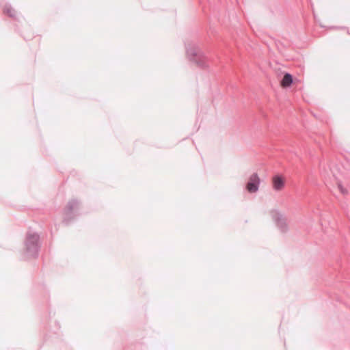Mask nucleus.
<instances>
[{"label": "nucleus", "instance_id": "3", "mask_svg": "<svg viewBox=\"0 0 350 350\" xmlns=\"http://www.w3.org/2000/svg\"><path fill=\"white\" fill-rule=\"evenodd\" d=\"M271 215L273 220L275 221L278 228L281 232H286L287 230L286 219L284 215L278 211H272Z\"/></svg>", "mask_w": 350, "mask_h": 350}, {"label": "nucleus", "instance_id": "2", "mask_svg": "<svg viewBox=\"0 0 350 350\" xmlns=\"http://www.w3.org/2000/svg\"><path fill=\"white\" fill-rule=\"evenodd\" d=\"M39 236L37 234H29L25 241V247L30 256H35L38 249Z\"/></svg>", "mask_w": 350, "mask_h": 350}, {"label": "nucleus", "instance_id": "4", "mask_svg": "<svg viewBox=\"0 0 350 350\" xmlns=\"http://www.w3.org/2000/svg\"><path fill=\"white\" fill-rule=\"evenodd\" d=\"M260 179L256 173L252 174L246 185V189L251 193H256L259 189Z\"/></svg>", "mask_w": 350, "mask_h": 350}, {"label": "nucleus", "instance_id": "8", "mask_svg": "<svg viewBox=\"0 0 350 350\" xmlns=\"http://www.w3.org/2000/svg\"><path fill=\"white\" fill-rule=\"evenodd\" d=\"M4 12L6 13L10 16H14V10L10 6L6 5L4 8Z\"/></svg>", "mask_w": 350, "mask_h": 350}, {"label": "nucleus", "instance_id": "5", "mask_svg": "<svg viewBox=\"0 0 350 350\" xmlns=\"http://www.w3.org/2000/svg\"><path fill=\"white\" fill-rule=\"evenodd\" d=\"M285 181L281 176L275 175L272 178V185L273 190L276 191H281L284 187Z\"/></svg>", "mask_w": 350, "mask_h": 350}, {"label": "nucleus", "instance_id": "6", "mask_svg": "<svg viewBox=\"0 0 350 350\" xmlns=\"http://www.w3.org/2000/svg\"><path fill=\"white\" fill-rule=\"evenodd\" d=\"M78 202L75 200H72L71 201H70L68 204H67V206L66 208V215H70L74 210H75L77 207H78Z\"/></svg>", "mask_w": 350, "mask_h": 350}, {"label": "nucleus", "instance_id": "7", "mask_svg": "<svg viewBox=\"0 0 350 350\" xmlns=\"http://www.w3.org/2000/svg\"><path fill=\"white\" fill-rule=\"evenodd\" d=\"M292 82H293L292 76L290 74L286 73L284 75V76L281 81V85L282 87L286 88V87L290 86V85L292 83Z\"/></svg>", "mask_w": 350, "mask_h": 350}, {"label": "nucleus", "instance_id": "1", "mask_svg": "<svg viewBox=\"0 0 350 350\" xmlns=\"http://www.w3.org/2000/svg\"><path fill=\"white\" fill-rule=\"evenodd\" d=\"M188 59L200 68L207 67L206 57L202 50L195 44H188L186 47Z\"/></svg>", "mask_w": 350, "mask_h": 350}, {"label": "nucleus", "instance_id": "9", "mask_svg": "<svg viewBox=\"0 0 350 350\" xmlns=\"http://www.w3.org/2000/svg\"><path fill=\"white\" fill-rule=\"evenodd\" d=\"M338 188L340 191V192L343 195H347L348 193V190L343 187V185L341 184V183H338Z\"/></svg>", "mask_w": 350, "mask_h": 350}]
</instances>
